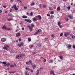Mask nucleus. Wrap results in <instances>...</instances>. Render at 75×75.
<instances>
[{
	"label": "nucleus",
	"mask_w": 75,
	"mask_h": 75,
	"mask_svg": "<svg viewBox=\"0 0 75 75\" xmlns=\"http://www.w3.org/2000/svg\"><path fill=\"white\" fill-rule=\"evenodd\" d=\"M38 17L39 19H41V18H42L41 16L40 15H38Z\"/></svg>",
	"instance_id": "c85d7f7f"
},
{
	"label": "nucleus",
	"mask_w": 75,
	"mask_h": 75,
	"mask_svg": "<svg viewBox=\"0 0 75 75\" xmlns=\"http://www.w3.org/2000/svg\"><path fill=\"white\" fill-rule=\"evenodd\" d=\"M67 8L68 9V10H70V8H71V6H68L67 7Z\"/></svg>",
	"instance_id": "b1692460"
},
{
	"label": "nucleus",
	"mask_w": 75,
	"mask_h": 75,
	"mask_svg": "<svg viewBox=\"0 0 75 75\" xmlns=\"http://www.w3.org/2000/svg\"><path fill=\"white\" fill-rule=\"evenodd\" d=\"M3 49L6 50H8L10 49V47L8 45H4V47H3Z\"/></svg>",
	"instance_id": "f257e3e1"
},
{
	"label": "nucleus",
	"mask_w": 75,
	"mask_h": 75,
	"mask_svg": "<svg viewBox=\"0 0 75 75\" xmlns=\"http://www.w3.org/2000/svg\"><path fill=\"white\" fill-rule=\"evenodd\" d=\"M1 64H4V65H6V62H1Z\"/></svg>",
	"instance_id": "aec40b11"
},
{
	"label": "nucleus",
	"mask_w": 75,
	"mask_h": 75,
	"mask_svg": "<svg viewBox=\"0 0 75 75\" xmlns=\"http://www.w3.org/2000/svg\"><path fill=\"white\" fill-rule=\"evenodd\" d=\"M73 48L74 49H75V45H73Z\"/></svg>",
	"instance_id": "a18cd8bd"
},
{
	"label": "nucleus",
	"mask_w": 75,
	"mask_h": 75,
	"mask_svg": "<svg viewBox=\"0 0 75 75\" xmlns=\"http://www.w3.org/2000/svg\"><path fill=\"white\" fill-rule=\"evenodd\" d=\"M14 67V65L13 64H11L10 65V67L11 68H13V67Z\"/></svg>",
	"instance_id": "7c9ffc66"
},
{
	"label": "nucleus",
	"mask_w": 75,
	"mask_h": 75,
	"mask_svg": "<svg viewBox=\"0 0 75 75\" xmlns=\"http://www.w3.org/2000/svg\"><path fill=\"white\" fill-rule=\"evenodd\" d=\"M22 30H24V28L23 27L22 28Z\"/></svg>",
	"instance_id": "603ef678"
},
{
	"label": "nucleus",
	"mask_w": 75,
	"mask_h": 75,
	"mask_svg": "<svg viewBox=\"0 0 75 75\" xmlns=\"http://www.w3.org/2000/svg\"><path fill=\"white\" fill-rule=\"evenodd\" d=\"M26 64H27V65H30L29 64V63L28 62H26Z\"/></svg>",
	"instance_id": "ea45409f"
},
{
	"label": "nucleus",
	"mask_w": 75,
	"mask_h": 75,
	"mask_svg": "<svg viewBox=\"0 0 75 75\" xmlns=\"http://www.w3.org/2000/svg\"><path fill=\"white\" fill-rule=\"evenodd\" d=\"M69 20V19L68 18H67L66 19V21H68Z\"/></svg>",
	"instance_id": "052dcab7"
},
{
	"label": "nucleus",
	"mask_w": 75,
	"mask_h": 75,
	"mask_svg": "<svg viewBox=\"0 0 75 75\" xmlns=\"http://www.w3.org/2000/svg\"><path fill=\"white\" fill-rule=\"evenodd\" d=\"M25 21H27L28 23H31L32 22V21L30 20V19H25Z\"/></svg>",
	"instance_id": "20e7f679"
},
{
	"label": "nucleus",
	"mask_w": 75,
	"mask_h": 75,
	"mask_svg": "<svg viewBox=\"0 0 75 75\" xmlns=\"http://www.w3.org/2000/svg\"><path fill=\"white\" fill-rule=\"evenodd\" d=\"M54 17V16H53L52 15H51L49 17V20H52L53 19V18Z\"/></svg>",
	"instance_id": "39448f33"
},
{
	"label": "nucleus",
	"mask_w": 75,
	"mask_h": 75,
	"mask_svg": "<svg viewBox=\"0 0 75 75\" xmlns=\"http://www.w3.org/2000/svg\"><path fill=\"white\" fill-rule=\"evenodd\" d=\"M42 4H40L39 5V7H40V8H41V6H42Z\"/></svg>",
	"instance_id": "de8ad7c7"
},
{
	"label": "nucleus",
	"mask_w": 75,
	"mask_h": 75,
	"mask_svg": "<svg viewBox=\"0 0 75 75\" xmlns=\"http://www.w3.org/2000/svg\"><path fill=\"white\" fill-rule=\"evenodd\" d=\"M50 13L51 14H52L54 13V11H52L50 12Z\"/></svg>",
	"instance_id": "2f4dec72"
},
{
	"label": "nucleus",
	"mask_w": 75,
	"mask_h": 75,
	"mask_svg": "<svg viewBox=\"0 0 75 75\" xmlns=\"http://www.w3.org/2000/svg\"><path fill=\"white\" fill-rule=\"evenodd\" d=\"M72 38H75V36H72Z\"/></svg>",
	"instance_id": "3c124183"
},
{
	"label": "nucleus",
	"mask_w": 75,
	"mask_h": 75,
	"mask_svg": "<svg viewBox=\"0 0 75 75\" xmlns=\"http://www.w3.org/2000/svg\"><path fill=\"white\" fill-rule=\"evenodd\" d=\"M17 46H18V47H20V48H21V47L24 46V43H23V42H22L20 44H18L17 45Z\"/></svg>",
	"instance_id": "f03ea898"
},
{
	"label": "nucleus",
	"mask_w": 75,
	"mask_h": 75,
	"mask_svg": "<svg viewBox=\"0 0 75 75\" xmlns=\"http://www.w3.org/2000/svg\"><path fill=\"white\" fill-rule=\"evenodd\" d=\"M38 34V32H36L35 34H34V35H37V34Z\"/></svg>",
	"instance_id": "c756f323"
},
{
	"label": "nucleus",
	"mask_w": 75,
	"mask_h": 75,
	"mask_svg": "<svg viewBox=\"0 0 75 75\" xmlns=\"http://www.w3.org/2000/svg\"><path fill=\"white\" fill-rule=\"evenodd\" d=\"M2 13V10H0V13Z\"/></svg>",
	"instance_id": "0e129e2a"
},
{
	"label": "nucleus",
	"mask_w": 75,
	"mask_h": 75,
	"mask_svg": "<svg viewBox=\"0 0 75 75\" xmlns=\"http://www.w3.org/2000/svg\"><path fill=\"white\" fill-rule=\"evenodd\" d=\"M59 27L60 28H62V25H59Z\"/></svg>",
	"instance_id": "8fccbe9b"
},
{
	"label": "nucleus",
	"mask_w": 75,
	"mask_h": 75,
	"mask_svg": "<svg viewBox=\"0 0 75 75\" xmlns=\"http://www.w3.org/2000/svg\"><path fill=\"white\" fill-rule=\"evenodd\" d=\"M28 41H29V42H30V41H31V38H28Z\"/></svg>",
	"instance_id": "bb28decb"
},
{
	"label": "nucleus",
	"mask_w": 75,
	"mask_h": 75,
	"mask_svg": "<svg viewBox=\"0 0 75 75\" xmlns=\"http://www.w3.org/2000/svg\"><path fill=\"white\" fill-rule=\"evenodd\" d=\"M49 8V10H52V9L51 8V7H50Z\"/></svg>",
	"instance_id": "338daca9"
},
{
	"label": "nucleus",
	"mask_w": 75,
	"mask_h": 75,
	"mask_svg": "<svg viewBox=\"0 0 75 75\" xmlns=\"http://www.w3.org/2000/svg\"><path fill=\"white\" fill-rule=\"evenodd\" d=\"M52 62H53V61L52 60H50L49 62V63H51Z\"/></svg>",
	"instance_id": "79ce46f5"
},
{
	"label": "nucleus",
	"mask_w": 75,
	"mask_h": 75,
	"mask_svg": "<svg viewBox=\"0 0 75 75\" xmlns=\"http://www.w3.org/2000/svg\"><path fill=\"white\" fill-rule=\"evenodd\" d=\"M30 16H33V13L31 12L30 13Z\"/></svg>",
	"instance_id": "37998d69"
},
{
	"label": "nucleus",
	"mask_w": 75,
	"mask_h": 75,
	"mask_svg": "<svg viewBox=\"0 0 75 75\" xmlns=\"http://www.w3.org/2000/svg\"><path fill=\"white\" fill-rule=\"evenodd\" d=\"M7 28L6 27V25H4L2 27V29H4V30H6V28Z\"/></svg>",
	"instance_id": "9d476101"
},
{
	"label": "nucleus",
	"mask_w": 75,
	"mask_h": 75,
	"mask_svg": "<svg viewBox=\"0 0 75 75\" xmlns=\"http://www.w3.org/2000/svg\"><path fill=\"white\" fill-rule=\"evenodd\" d=\"M68 34H69V33H65L64 34V36H65V37H67V35H68Z\"/></svg>",
	"instance_id": "ddd939ff"
},
{
	"label": "nucleus",
	"mask_w": 75,
	"mask_h": 75,
	"mask_svg": "<svg viewBox=\"0 0 75 75\" xmlns=\"http://www.w3.org/2000/svg\"><path fill=\"white\" fill-rule=\"evenodd\" d=\"M17 7V5L16 4L14 5L13 6L11 7L12 8H14V9H15V8Z\"/></svg>",
	"instance_id": "9b49d317"
},
{
	"label": "nucleus",
	"mask_w": 75,
	"mask_h": 75,
	"mask_svg": "<svg viewBox=\"0 0 75 75\" xmlns=\"http://www.w3.org/2000/svg\"><path fill=\"white\" fill-rule=\"evenodd\" d=\"M62 23L60 22H58V25H61V24Z\"/></svg>",
	"instance_id": "a878e982"
},
{
	"label": "nucleus",
	"mask_w": 75,
	"mask_h": 75,
	"mask_svg": "<svg viewBox=\"0 0 75 75\" xmlns=\"http://www.w3.org/2000/svg\"><path fill=\"white\" fill-rule=\"evenodd\" d=\"M56 7L55 6L54 7V9H56Z\"/></svg>",
	"instance_id": "680f3d73"
},
{
	"label": "nucleus",
	"mask_w": 75,
	"mask_h": 75,
	"mask_svg": "<svg viewBox=\"0 0 75 75\" xmlns=\"http://www.w3.org/2000/svg\"><path fill=\"white\" fill-rule=\"evenodd\" d=\"M41 31H42V30L40 29H39L38 30V33H41Z\"/></svg>",
	"instance_id": "393cba45"
},
{
	"label": "nucleus",
	"mask_w": 75,
	"mask_h": 75,
	"mask_svg": "<svg viewBox=\"0 0 75 75\" xmlns=\"http://www.w3.org/2000/svg\"><path fill=\"white\" fill-rule=\"evenodd\" d=\"M16 35L17 37H18L21 35V34H20V33H16Z\"/></svg>",
	"instance_id": "f8f14e48"
},
{
	"label": "nucleus",
	"mask_w": 75,
	"mask_h": 75,
	"mask_svg": "<svg viewBox=\"0 0 75 75\" xmlns=\"http://www.w3.org/2000/svg\"><path fill=\"white\" fill-rule=\"evenodd\" d=\"M43 59V62H46V61H47V60L45 59Z\"/></svg>",
	"instance_id": "c9c22d12"
},
{
	"label": "nucleus",
	"mask_w": 75,
	"mask_h": 75,
	"mask_svg": "<svg viewBox=\"0 0 75 75\" xmlns=\"http://www.w3.org/2000/svg\"><path fill=\"white\" fill-rule=\"evenodd\" d=\"M25 74L26 75H29V74H28V71H26L25 72Z\"/></svg>",
	"instance_id": "5701e85b"
},
{
	"label": "nucleus",
	"mask_w": 75,
	"mask_h": 75,
	"mask_svg": "<svg viewBox=\"0 0 75 75\" xmlns=\"http://www.w3.org/2000/svg\"><path fill=\"white\" fill-rule=\"evenodd\" d=\"M28 27L29 28V29L30 31H33V28L32 27L29 25H28Z\"/></svg>",
	"instance_id": "7ed1b4c3"
},
{
	"label": "nucleus",
	"mask_w": 75,
	"mask_h": 75,
	"mask_svg": "<svg viewBox=\"0 0 75 75\" xmlns=\"http://www.w3.org/2000/svg\"><path fill=\"white\" fill-rule=\"evenodd\" d=\"M59 58L60 59H62V58H63V57L62 56H60Z\"/></svg>",
	"instance_id": "72a5a7b5"
},
{
	"label": "nucleus",
	"mask_w": 75,
	"mask_h": 75,
	"mask_svg": "<svg viewBox=\"0 0 75 75\" xmlns=\"http://www.w3.org/2000/svg\"><path fill=\"white\" fill-rule=\"evenodd\" d=\"M19 55V57L20 58H21L22 57H25V54H20Z\"/></svg>",
	"instance_id": "1a4fd4ad"
},
{
	"label": "nucleus",
	"mask_w": 75,
	"mask_h": 75,
	"mask_svg": "<svg viewBox=\"0 0 75 75\" xmlns=\"http://www.w3.org/2000/svg\"><path fill=\"white\" fill-rule=\"evenodd\" d=\"M13 20V18H11V19H9L7 20L8 21H11Z\"/></svg>",
	"instance_id": "473e14b6"
},
{
	"label": "nucleus",
	"mask_w": 75,
	"mask_h": 75,
	"mask_svg": "<svg viewBox=\"0 0 75 75\" xmlns=\"http://www.w3.org/2000/svg\"><path fill=\"white\" fill-rule=\"evenodd\" d=\"M19 41H21V39H19Z\"/></svg>",
	"instance_id": "bf43d9fd"
},
{
	"label": "nucleus",
	"mask_w": 75,
	"mask_h": 75,
	"mask_svg": "<svg viewBox=\"0 0 75 75\" xmlns=\"http://www.w3.org/2000/svg\"><path fill=\"white\" fill-rule=\"evenodd\" d=\"M11 11H12V9L11 8V10H10V12H11Z\"/></svg>",
	"instance_id": "13d9d810"
},
{
	"label": "nucleus",
	"mask_w": 75,
	"mask_h": 75,
	"mask_svg": "<svg viewBox=\"0 0 75 75\" xmlns=\"http://www.w3.org/2000/svg\"><path fill=\"white\" fill-rule=\"evenodd\" d=\"M3 7H4V8H6V6H3Z\"/></svg>",
	"instance_id": "6e6d98bb"
},
{
	"label": "nucleus",
	"mask_w": 75,
	"mask_h": 75,
	"mask_svg": "<svg viewBox=\"0 0 75 75\" xmlns=\"http://www.w3.org/2000/svg\"><path fill=\"white\" fill-rule=\"evenodd\" d=\"M22 18H27V16L23 15L22 16Z\"/></svg>",
	"instance_id": "2eb2a0df"
},
{
	"label": "nucleus",
	"mask_w": 75,
	"mask_h": 75,
	"mask_svg": "<svg viewBox=\"0 0 75 75\" xmlns=\"http://www.w3.org/2000/svg\"><path fill=\"white\" fill-rule=\"evenodd\" d=\"M20 1V2L21 3H22L23 2V1H21V0Z\"/></svg>",
	"instance_id": "e2e57ef3"
},
{
	"label": "nucleus",
	"mask_w": 75,
	"mask_h": 75,
	"mask_svg": "<svg viewBox=\"0 0 75 75\" xmlns=\"http://www.w3.org/2000/svg\"><path fill=\"white\" fill-rule=\"evenodd\" d=\"M32 67H33V69H35V68H36V65H32Z\"/></svg>",
	"instance_id": "4468645a"
},
{
	"label": "nucleus",
	"mask_w": 75,
	"mask_h": 75,
	"mask_svg": "<svg viewBox=\"0 0 75 75\" xmlns=\"http://www.w3.org/2000/svg\"><path fill=\"white\" fill-rule=\"evenodd\" d=\"M31 26L32 27H34V25L33 24V23L32 24H31Z\"/></svg>",
	"instance_id": "f704fd0d"
},
{
	"label": "nucleus",
	"mask_w": 75,
	"mask_h": 75,
	"mask_svg": "<svg viewBox=\"0 0 75 75\" xmlns=\"http://www.w3.org/2000/svg\"><path fill=\"white\" fill-rule=\"evenodd\" d=\"M33 21H37V18L34 17L33 18Z\"/></svg>",
	"instance_id": "6ab92c4d"
},
{
	"label": "nucleus",
	"mask_w": 75,
	"mask_h": 75,
	"mask_svg": "<svg viewBox=\"0 0 75 75\" xmlns=\"http://www.w3.org/2000/svg\"><path fill=\"white\" fill-rule=\"evenodd\" d=\"M63 35V33H61L60 35V36H62Z\"/></svg>",
	"instance_id": "49530a36"
},
{
	"label": "nucleus",
	"mask_w": 75,
	"mask_h": 75,
	"mask_svg": "<svg viewBox=\"0 0 75 75\" xmlns=\"http://www.w3.org/2000/svg\"><path fill=\"white\" fill-rule=\"evenodd\" d=\"M6 30H11V29H10V28H6Z\"/></svg>",
	"instance_id": "e433bc0d"
},
{
	"label": "nucleus",
	"mask_w": 75,
	"mask_h": 75,
	"mask_svg": "<svg viewBox=\"0 0 75 75\" xmlns=\"http://www.w3.org/2000/svg\"><path fill=\"white\" fill-rule=\"evenodd\" d=\"M30 71H31V72H33V70L30 69Z\"/></svg>",
	"instance_id": "4d7b16f0"
},
{
	"label": "nucleus",
	"mask_w": 75,
	"mask_h": 75,
	"mask_svg": "<svg viewBox=\"0 0 75 75\" xmlns=\"http://www.w3.org/2000/svg\"><path fill=\"white\" fill-rule=\"evenodd\" d=\"M34 4H35L34 3H32L30 4L31 6H34Z\"/></svg>",
	"instance_id": "58836bf2"
},
{
	"label": "nucleus",
	"mask_w": 75,
	"mask_h": 75,
	"mask_svg": "<svg viewBox=\"0 0 75 75\" xmlns=\"http://www.w3.org/2000/svg\"><path fill=\"white\" fill-rule=\"evenodd\" d=\"M7 66V67H10V63H8L6 64Z\"/></svg>",
	"instance_id": "a211bd4d"
},
{
	"label": "nucleus",
	"mask_w": 75,
	"mask_h": 75,
	"mask_svg": "<svg viewBox=\"0 0 75 75\" xmlns=\"http://www.w3.org/2000/svg\"><path fill=\"white\" fill-rule=\"evenodd\" d=\"M16 58H18V59H20V57L19 55H17L16 56Z\"/></svg>",
	"instance_id": "dca6fc26"
},
{
	"label": "nucleus",
	"mask_w": 75,
	"mask_h": 75,
	"mask_svg": "<svg viewBox=\"0 0 75 75\" xmlns=\"http://www.w3.org/2000/svg\"><path fill=\"white\" fill-rule=\"evenodd\" d=\"M28 62H29V65H30V64H32V61L30 60Z\"/></svg>",
	"instance_id": "f3484780"
},
{
	"label": "nucleus",
	"mask_w": 75,
	"mask_h": 75,
	"mask_svg": "<svg viewBox=\"0 0 75 75\" xmlns=\"http://www.w3.org/2000/svg\"><path fill=\"white\" fill-rule=\"evenodd\" d=\"M25 69L26 70H30V69L29 68H28L27 67L25 68Z\"/></svg>",
	"instance_id": "4c0bfd02"
},
{
	"label": "nucleus",
	"mask_w": 75,
	"mask_h": 75,
	"mask_svg": "<svg viewBox=\"0 0 75 75\" xmlns=\"http://www.w3.org/2000/svg\"><path fill=\"white\" fill-rule=\"evenodd\" d=\"M67 16V17H69V18H70L71 20H72V19H73L72 16H71L70 15H68Z\"/></svg>",
	"instance_id": "0eeeda50"
},
{
	"label": "nucleus",
	"mask_w": 75,
	"mask_h": 75,
	"mask_svg": "<svg viewBox=\"0 0 75 75\" xmlns=\"http://www.w3.org/2000/svg\"><path fill=\"white\" fill-rule=\"evenodd\" d=\"M14 65L15 66V67H17V65L16 64V63H14Z\"/></svg>",
	"instance_id": "09e8293b"
},
{
	"label": "nucleus",
	"mask_w": 75,
	"mask_h": 75,
	"mask_svg": "<svg viewBox=\"0 0 75 75\" xmlns=\"http://www.w3.org/2000/svg\"><path fill=\"white\" fill-rule=\"evenodd\" d=\"M6 41V39L4 38H3L1 39V42H5Z\"/></svg>",
	"instance_id": "423d86ee"
},
{
	"label": "nucleus",
	"mask_w": 75,
	"mask_h": 75,
	"mask_svg": "<svg viewBox=\"0 0 75 75\" xmlns=\"http://www.w3.org/2000/svg\"><path fill=\"white\" fill-rule=\"evenodd\" d=\"M68 48L69 49H70V48H71V47H72V46L71 45L69 44V45H68Z\"/></svg>",
	"instance_id": "412c9836"
},
{
	"label": "nucleus",
	"mask_w": 75,
	"mask_h": 75,
	"mask_svg": "<svg viewBox=\"0 0 75 75\" xmlns=\"http://www.w3.org/2000/svg\"><path fill=\"white\" fill-rule=\"evenodd\" d=\"M51 37H54V35L53 34L52 35Z\"/></svg>",
	"instance_id": "69168bd1"
},
{
	"label": "nucleus",
	"mask_w": 75,
	"mask_h": 75,
	"mask_svg": "<svg viewBox=\"0 0 75 75\" xmlns=\"http://www.w3.org/2000/svg\"><path fill=\"white\" fill-rule=\"evenodd\" d=\"M39 74V73H38V72L36 74V75H38Z\"/></svg>",
	"instance_id": "5fc2aeb1"
},
{
	"label": "nucleus",
	"mask_w": 75,
	"mask_h": 75,
	"mask_svg": "<svg viewBox=\"0 0 75 75\" xmlns=\"http://www.w3.org/2000/svg\"><path fill=\"white\" fill-rule=\"evenodd\" d=\"M60 7H59L58 8H57V11H59L60 10Z\"/></svg>",
	"instance_id": "4be33fe9"
},
{
	"label": "nucleus",
	"mask_w": 75,
	"mask_h": 75,
	"mask_svg": "<svg viewBox=\"0 0 75 75\" xmlns=\"http://www.w3.org/2000/svg\"><path fill=\"white\" fill-rule=\"evenodd\" d=\"M15 10H16V11L17 10H18V8H17V7H16L15 8Z\"/></svg>",
	"instance_id": "c03bdc74"
},
{
	"label": "nucleus",
	"mask_w": 75,
	"mask_h": 75,
	"mask_svg": "<svg viewBox=\"0 0 75 75\" xmlns=\"http://www.w3.org/2000/svg\"><path fill=\"white\" fill-rule=\"evenodd\" d=\"M47 16H48V17H49V16H50V14H47Z\"/></svg>",
	"instance_id": "864d4df0"
},
{
	"label": "nucleus",
	"mask_w": 75,
	"mask_h": 75,
	"mask_svg": "<svg viewBox=\"0 0 75 75\" xmlns=\"http://www.w3.org/2000/svg\"><path fill=\"white\" fill-rule=\"evenodd\" d=\"M8 16H9V17H11H11H14V15H13L11 13H8Z\"/></svg>",
	"instance_id": "6e6552de"
},
{
	"label": "nucleus",
	"mask_w": 75,
	"mask_h": 75,
	"mask_svg": "<svg viewBox=\"0 0 75 75\" xmlns=\"http://www.w3.org/2000/svg\"><path fill=\"white\" fill-rule=\"evenodd\" d=\"M27 6H24V9H27Z\"/></svg>",
	"instance_id": "a19ab883"
},
{
	"label": "nucleus",
	"mask_w": 75,
	"mask_h": 75,
	"mask_svg": "<svg viewBox=\"0 0 75 75\" xmlns=\"http://www.w3.org/2000/svg\"><path fill=\"white\" fill-rule=\"evenodd\" d=\"M12 74H13V73H15L16 72V71H15V72H12Z\"/></svg>",
	"instance_id": "774afa93"
},
{
	"label": "nucleus",
	"mask_w": 75,
	"mask_h": 75,
	"mask_svg": "<svg viewBox=\"0 0 75 75\" xmlns=\"http://www.w3.org/2000/svg\"><path fill=\"white\" fill-rule=\"evenodd\" d=\"M43 8H46V7H47V5L44 4L43 5Z\"/></svg>",
	"instance_id": "cd10ccee"
}]
</instances>
